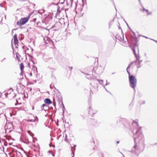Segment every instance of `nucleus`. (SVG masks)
I'll use <instances>...</instances> for the list:
<instances>
[{
  "instance_id": "63",
  "label": "nucleus",
  "mask_w": 157,
  "mask_h": 157,
  "mask_svg": "<svg viewBox=\"0 0 157 157\" xmlns=\"http://www.w3.org/2000/svg\"><path fill=\"white\" fill-rule=\"evenodd\" d=\"M14 151H15V150L13 148L12 150V152H14Z\"/></svg>"
},
{
  "instance_id": "3",
  "label": "nucleus",
  "mask_w": 157,
  "mask_h": 157,
  "mask_svg": "<svg viewBox=\"0 0 157 157\" xmlns=\"http://www.w3.org/2000/svg\"><path fill=\"white\" fill-rule=\"evenodd\" d=\"M129 81L130 87L136 91L135 88L137 84V79L133 75L128 76Z\"/></svg>"
},
{
  "instance_id": "43",
  "label": "nucleus",
  "mask_w": 157,
  "mask_h": 157,
  "mask_svg": "<svg viewBox=\"0 0 157 157\" xmlns=\"http://www.w3.org/2000/svg\"><path fill=\"white\" fill-rule=\"evenodd\" d=\"M92 71L93 73H95L96 72V71L95 70L94 68H93V69H92Z\"/></svg>"
},
{
  "instance_id": "9",
  "label": "nucleus",
  "mask_w": 157,
  "mask_h": 157,
  "mask_svg": "<svg viewBox=\"0 0 157 157\" xmlns=\"http://www.w3.org/2000/svg\"><path fill=\"white\" fill-rule=\"evenodd\" d=\"M136 47H132V50L133 53L135 56V57L136 58V59H137V60H138L139 59H140V56L139 55L137 56L136 55L135 50Z\"/></svg>"
},
{
  "instance_id": "30",
  "label": "nucleus",
  "mask_w": 157,
  "mask_h": 157,
  "mask_svg": "<svg viewBox=\"0 0 157 157\" xmlns=\"http://www.w3.org/2000/svg\"><path fill=\"white\" fill-rule=\"evenodd\" d=\"M14 40H17V35L16 33H15L14 36Z\"/></svg>"
},
{
  "instance_id": "39",
  "label": "nucleus",
  "mask_w": 157,
  "mask_h": 157,
  "mask_svg": "<svg viewBox=\"0 0 157 157\" xmlns=\"http://www.w3.org/2000/svg\"><path fill=\"white\" fill-rule=\"evenodd\" d=\"M11 46L12 47V49H13V54H14V48H13V44L12 43H11Z\"/></svg>"
},
{
  "instance_id": "49",
  "label": "nucleus",
  "mask_w": 157,
  "mask_h": 157,
  "mask_svg": "<svg viewBox=\"0 0 157 157\" xmlns=\"http://www.w3.org/2000/svg\"><path fill=\"white\" fill-rule=\"evenodd\" d=\"M68 68L71 71L73 68L72 67H69Z\"/></svg>"
},
{
  "instance_id": "1",
  "label": "nucleus",
  "mask_w": 157,
  "mask_h": 157,
  "mask_svg": "<svg viewBox=\"0 0 157 157\" xmlns=\"http://www.w3.org/2000/svg\"><path fill=\"white\" fill-rule=\"evenodd\" d=\"M141 127L138 128L137 130L135 133L134 134V140L135 145H134L133 148L136 150V151L137 155L142 152L144 149V148L142 150H141L140 148L137 147V144L136 143L137 140L138 141V143L140 144H144V138L142 132H141Z\"/></svg>"
},
{
  "instance_id": "47",
  "label": "nucleus",
  "mask_w": 157,
  "mask_h": 157,
  "mask_svg": "<svg viewBox=\"0 0 157 157\" xmlns=\"http://www.w3.org/2000/svg\"><path fill=\"white\" fill-rule=\"evenodd\" d=\"M23 71H24V70L23 71H21V72L20 73V75H22V76L23 75Z\"/></svg>"
},
{
  "instance_id": "33",
  "label": "nucleus",
  "mask_w": 157,
  "mask_h": 157,
  "mask_svg": "<svg viewBox=\"0 0 157 157\" xmlns=\"http://www.w3.org/2000/svg\"><path fill=\"white\" fill-rule=\"evenodd\" d=\"M33 12H34L33 11L32 12H31L29 14L28 17H27V18H29V19L30 16L33 13Z\"/></svg>"
},
{
  "instance_id": "25",
  "label": "nucleus",
  "mask_w": 157,
  "mask_h": 157,
  "mask_svg": "<svg viewBox=\"0 0 157 157\" xmlns=\"http://www.w3.org/2000/svg\"><path fill=\"white\" fill-rule=\"evenodd\" d=\"M54 27H55V25H54L50 29H47L46 28H44V27H42V28L46 30H47L48 31H49V30L52 29V28H54Z\"/></svg>"
},
{
  "instance_id": "8",
  "label": "nucleus",
  "mask_w": 157,
  "mask_h": 157,
  "mask_svg": "<svg viewBox=\"0 0 157 157\" xmlns=\"http://www.w3.org/2000/svg\"><path fill=\"white\" fill-rule=\"evenodd\" d=\"M48 106L46 104H44L41 106V110H44L45 111L48 109Z\"/></svg>"
},
{
  "instance_id": "12",
  "label": "nucleus",
  "mask_w": 157,
  "mask_h": 157,
  "mask_svg": "<svg viewBox=\"0 0 157 157\" xmlns=\"http://www.w3.org/2000/svg\"><path fill=\"white\" fill-rule=\"evenodd\" d=\"M93 124L95 126H97L99 125V124L97 120H94L93 121Z\"/></svg>"
},
{
  "instance_id": "26",
  "label": "nucleus",
  "mask_w": 157,
  "mask_h": 157,
  "mask_svg": "<svg viewBox=\"0 0 157 157\" xmlns=\"http://www.w3.org/2000/svg\"><path fill=\"white\" fill-rule=\"evenodd\" d=\"M19 38L20 40H23L24 39V35L22 34H20V36H19Z\"/></svg>"
},
{
  "instance_id": "11",
  "label": "nucleus",
  "mask_w": 157,
  "mask_h": 157,
  "mask_svg": "<svg viewBox=\"0 0 157 157\" xmlns=\"http://www.w3.org/2000/svg\"><path fill=\"white\" fill-rule=\"evenodd\" d=\"M33 117L35 118L34 119H29L27 120V121L28 122H35L36 121H38V118L36 116V117H35L34 116H33Z\"/></svg>"
},
{
  "instance_id": "38",
  "label": "nucleus",
  "mask_w": 157,
  "mask_h": 157,
  "mask_svg": "<svg viewBox=\"0 0 157 157\" xmlns=\"http://www.w3.org/2000/svg\"><path fill=\"white\" fill-rule=\"evenodd\" d=\"M27 55L29 57H30L31 59H32L33 58V56H31L30 54L29 53H27Z\"/></svg>"
},
{
  "instance_id": "16",
  "label": "nucleus",
  "mask_w": 157,
  "mask_h": 157,
  "mask_svg": "<svg viewBox=\"0 0 157 157\" xmlns=\"http://www.w3.org/2000/svg\"><path fill=\"white\" fill-rule=\"evenodd\" d=\"M20 68L21 71H22L24 70V65L22 63H21L20 64Z\"/></svg>"
},
{
  "instance_id": "19",
  "label": "nucleus",
  "mask_w": 157,
  "mask_h": 157,
  "mask_svg": "<svg viewBox=\"0 0 157 157\" xmlns=\"http://www.w3.org/2000/svg\"><path fill=\"white\" fill-rule=\"evenodd\" d=\"M17 55H19L20 57H21V56L19 54H18L17 52L16 54V58L18 61V62H20L21 61L20 60V58L19 57H17Z\"/></svg>"
},
{
  "instance_id": "45",
  "label": "nucleus",
  "mask_w": 157,
  "mask_h": 157,
  "mask_svg": "<svg viewBox=\"0 0 157 157\" xmlns=\"http://www.w3.org/2000/svg\"><path fill=\"white\" fill-rule=\"evenodd\" d=\"M65 110V107H64L63 108H62V111L63 112V113H64V111Z\"/></svg>"
},
{
  "instance_id": "22",
  "label": "nucleus",
  "mask_w": 157,
  "mask_h": 157,
  "mask_svg": "<svg viewBox=\"0 0 157 157\" xmlns=\"http://www.w3.org/2000/svg\"><path fill=\"white\" fill-rule=\"evenodd\" d=\"M58 98V102H59V104L60 103V102H61V103H62V102H63L62 98Z\"/></svg>"
},
{
  "instance_id": "4",
  "label": "nucleus",
  "mask_w": 157,
  "mask_h": 157,
  "mask_svg": "<svg viewBox=\"0 0 157 157\" xmlns=\"http://www.w3.org/2000/svg\"><path fill=\"white\" fill-rule=\"evenodd\" d=\"M29 19L27 17H22L20 20L17 21V25L20 26H21L25 24L29 21Z\"/></svg>"
},
{
  "instance_id": "5",
  "label": "nucleus",
  "mask_w": 157,
  "mask_h": 157,
  "mask_svg": "<svg viewBox=\"0 0 157 157\" xmlns=\"http://www.w3.org/2000/svg\"><path fill=\"white\" fill-rule=\"evenodd\" d=\"M131 44L133 47L138 46V45L137 44L138 40L136 36L134 37L132 36L131 38Z\"/></svg>"
},
{
  "instance_id": "35",
  "label": "nucleus",
  "mask_w": 157,
  "mask_h": 157,
  "mask_svg": "<svg viewBox=\"0 0 157 157\" xmlns=\"http://www.w3.org/2000/svg\"><path fill=\"white\" fill-rule=\"evenodd\" d=\"M32 66L33 68L36 69V73H37V67L34 65H32Z\"/></svg>"
},
{
  "instance_id": "60",
  "label": "nucleus",
  "mask_w": 157,
  "mask_h": 157,
  "mask_svg": "<svg viewBox=\"0 0 157 157\" xmlns=\"http://www.w3.org/2000/svg\"><path fill=\"white\" fill-rule=\"evenodd\" d=\"M14 152H16V153H17V152H18L19 153H20V154H21V153H20V152H18V151H17V150H15V151H14Z\"/></svg>"
},
{
  "instance_id": "55",
  "label": "nucleus",
  "mask_w": 157,
  "mask_h": 157,
  "mask_svg": "<svg viewBox=\"0 0 157 157\" xmlns=\"http://www.w3.org/2000/svg\"><path fill=\"white\" fill-rule=\"evenodd\" d=\"M71 153L73 154V155L72 156V157H74L75 156V153L74 152H73V151L71 152Z\"/></svg>"
},
{
  "instance_id": "28",
  "label": "nucleus",
  "mask_w": 157,
  "mask_h": 157,
  "mask_svg": "<svg viewBox=\"0 0 157 157\" xmlns=\"http://www.w3.org/2000/svg\"><path fill=\"white\" fill-rule=\"evenodd\" d=\"M130 151L132 153H133L137 155L136 153V151L135 149V150L132 149Z\"/></svg>"
},
{
  "instance_id": "20",
  "label": "nucleus",
  "mask_w": 157,
  "mask_h": 157,
  "mask_svg": "<svg viewBox=\"0 0 157 157\" xmlns=\"http://www.w3.org/2000/svg\"><path fill=\"white\" fill-rule=\"evenodd\" d=\"M138 61V60H137V59H136V60H135V61H133V62H131V63L129 64V65H130V66H131L133 63H135V64H136V65H137V61Z\"/></svg>"
},
{
  "instance_id": "51",
  "label": "nucleus",
  "mask_w": 157,
  "mask_h": 157,
  "mask_svg": "<svg viewBox=\"0 0 157 157\" xmlns=\"http://www.w3.org/2000/svg\"><path fill=\"white\" fill-rule=\"evenodd\" d=\"M49 146L50 147H55V146L54 145H52L51 144H49Z\"/></svg>"
},
{
  "instance_id": "44",
  "label": "nucleus",
  "mask_w": 157,
  "mask_h": 157,
  "mask_svg": "<svg viewBox=\"0 0 157 157\" xmlns=\"http://www.w3.org/2000/svg\"><path fill=\"white\" fill-rule=\"evenodd\" d=\"M103 71V70L102 69V68H101V71H98V72L99 74H101L102 73Z\"/></svg>"
},
{
  "instance_id": "29",
  "label": "nucleus",
  "mask_w": 157,
  "mask_h": 157,
  "mask_svg": "<svg viewBox=\"0 0 157 157\" xmlns=\"http://www.w3.org/2000/svg\"><path fill=\"white\" fill-rule=\"evenodd\" d=\"M9 155H10V157H15V155L12 153L11 152L9 153Z\"/></svg>"
},
{
  "instance_id": "6",
  "label": "nucleus",
  "mask_w": 157,
  "mask_h": 157,
  "mask_svg": "<svg viewBox=\"0 0 157 157\" xmlns=\"http://www.w3.org/2000/svg\"><path fill=\"white\" fill-rule=\"evenodd\" d=\"M121 33L122 35V37L121 36L118 34H117L116 35L115 37L116 39H117L120 42H121L122 40H123L125 43H126V41H125L124 40V34L122 30H121Z\"/></svg>"
},
{
  "instance_id": "14",
  "label": "nucleus",
  "mask_w": 157,
  "mask_h": 157,
  "mask_svg": "<svg viewBox=\"0 0 157 157\" xmlns=\"http://www.w3.org/2000/svg\"><path fill=\"white\" fill-rule=\"evenodd\" d=\"M58 92L56 94V96L57 98H62V95L60 92L59 90H58Z\"/></svg>"
},
{
  "instance_id": "40",
  "label": "nucleus",
  "mask_w": 157,
  "mask_h": 157,
  "mask_svg": "<svg viewBox=\"0 0 157 157\" xmlns=\"http://www.w3.org/2000/svg\"><path fill=\"white\" fill-rule=\"evenodd\" d=\"M76 150V149L75 148V147H74V148L73 149L72 148V147H71V151H72V152L73 151V152H75V150Z\"/></svg>"
},
{
  "instance_id": "64",
  "label": "nucleus",
  "mask_w": 157,
  "mask_h": 157,
  "mask_svg": "<svg viewBox=\"0 0 157 157\" xmlns=\"http://www.w3.org/2000/svg\"><path fill=\"white\" fill-rule=\"evenodd\" d=\"M48 152L49 153H51H51H52L51 151H50V150L48 151Z\"/></svg>"
},
{
  "instance_id": "32",
  "label": "nucleus",
  "mask_w": 157,
  "mask_h": 157,
  "mask_svg": "<svg viewBox=\"0 0 157 157\" xmlns=\"http://www.w3.org/2000/svg\"><path fill=\"white\" fill-rule=\"evenodd\" d=\"M138 61H137V65H136L137 66V68H139L141 67V66L140 65V63H138Z\"/></svg>"
},
{
  "instance_id": "10",
  "label": "nucleus",
  "mask_w": 157,
  "mask_h": 157,
  "mask_svg": "<svg viewBox=\"0 0 157 157\" xmlns=\"http://www.w3.org/2000/svg\"><path fill=\"white\" fill-rule=\"evenodd\" d=\"M44 102H45V104H47L48 106V105L52 103V101L49 98H45L44 100Z\"/></svg>"
},
{
  "instance_id": "57",
  "label": "nucleus",
  "mask_w": 157,
  "mask_h": 157,
  "mask_svg": "<svg viewBox=\"0 0 157 157\" xmlns=\"http://www.w3.org/2000/svg\"><path fill=\"white\" fill-rule=\"evenodd\" d=\"M18 29V28L13 29L12 30V32L13 33V30H17Z\"/></svg>"
},
{
  "instance_id": "61",
  "label": "nucleus",
  "mask_w": 157,
  "mask_h": 157,
  "mask_svg": "<svg viewBox=\"0 0 157 157\" xmlns=\"http://www.w3.org/2000/svg\"><path fill=\"white\" fill-rule=\"evenodd\" d=\"M61 105H62V108H63L64 107H65L63 102H62V103H61Z\"/></svg>"
},
{
  "instance_id": "53",
  "label": "nucleus",
  "mask_w": 157,
  "mask_h": 157,
  "mask_svg": "<svg viewBox=\"0 0 157 157\" xmlns=\"http://www.w3.org/2000/svg\"><path fill=\"white\" fill-rule=\"evenodd\" d=\"M36 20V18H34L33 19V21L34 22H35Z\"/></svg>"
},
{
  "instance_id": "58",
  "label": "nucleus",
  "mask_w": 157,
  "mask_h": 157,
  "mask_svg": "<svg viewBox=\"0 0 157 157\" xmlns=\"http://www.w3.org/2000/svg\"><path fill=\"white\" fill-rule=\"evenodd\" d=\"M151 14V12H148V13H147V15H150V14Z\"/></svg>"
},
{
  "instance_id": "48",
  "label": "nucleus",
  "mask_w": 157,
  "mask_h": 157,
  "mask_svg": "<svg viewBox=\"0 0 157 157\" xmlns=\"http://www.w3.org/2000/svg\"><path fill=\"white\" fill-rule=\"evenodd\" d=\"M50 69L51 70V71H52V72L54 71L55 70V69L52 68H50Z\"/></svg>"
},
{
  "instance_id": "37",
  "label": "nucleus",
  "mask_w": 157,
  "mask_h": 157,
  "mask_svg": "<svg viewBox=\"0 0 157 157\" xmlns=\"http://www.w3.org/2000/svg\"><path fill=\"white\" fill-rule=\"evenodd\" d=\"M82 7H83L85 4V0H82Z\"/></svg>"
},
{
  "instance_id": "7",
  "label": "nucleus",
  "mask_w": 157,
  "mask_h": 157,
  "mask_svg": "<svg viewBox=\"0 0 157 157\" xmlns=\"http://www.w3.org/2000/svg\"><path fill=\"white\" fill-rule=\"evenodd\" d=\"M90 109L89 110V114L90 116H92L94 114L97 113V111L95 110H93L92 109H91V107L90 106L89 108Z\"/></svg>"
},
{
  "instance_id": "41",
  "label": "nucleus",
  "mask_w": 157,
  "mask_h": 157,
  "mask_svg": "<svg viewBox=\"0 0 157 157\" xmlns=\"http://www.w3.org/2000/svg\"><path fill=\"white\" fill-rule=\"evenodd\" d=\"M54 98L53 99V105L55 107L56 106V103L55 101L54 102Z\"/></svg>"
},
{
  "instance_id": "21",
  "label": "nucleus",
  "mask_w": 157,
  "mask_h": 157,
  "mask_svg": "<svg viewBox=\"0 0 157 157\" xmlns=\"http://www.w3.org/2000/svg\"><path fill=\"white\" fill-rule=\"evenodd\" d=\"M97 80L99 82L100 84L102 85L103 83V80H100L99 79H97Z\"/></svg>"
},
{
  "instance_id": "13",
  "label": "nucleus",
  "mask_w": 157,
  "mask_h": 157,
  "mask_svg": "<svg viewBox=\"0 0 157 157\" xmlns=\"http://www.w3.org/2000/svg\"><path fill=\"white\" fill-rule=\"evenodd\" d=\"M86 75V78L89 79H93L94 78L92 77H91L90 75L89 74H85Z\"/></svg>"
},
{
  "instance_id": "23",
  "label": "nucleus",
  "mask_w": 157,
  "mask_h": 157,
  "mask_svg": "<svg viewBox=\"0 0 157 157\" xmlns=\"http://www.w3.org/2000/svg\"><path fill=\"white\" fill-rule=\"evenodd\" d=\"M139 103L140 105L145 104V101H144L140 100L139 101Z\"/></svg>"
},
{
  "instance_id": "34",
  "label": "nucleus",
  "mask_w": 157,
  "mask_h": 157,
  "mask_svg": "<svg viewBox=\"0 0 157 157\" xmlns=\"http://www.w3.org/2000/svg\"><path fill=\"white\" fill-rule=\"evenodd\" d=\"M60 12L61 11L60 10H57V12L56 13V16L58 15H59Z\"/></svg>"
},
{
  "instance_id": "31",
  "label": "nucleus",
  "mask_w": 157,
  "mask_h": 157,
  "mask_svg": "<svg viewBox=\"0 0 157 157\" xmlns=\"http://www.w3.org/2000/svg\"><path fill=\"white\" fill-rule=\"evenodd\" d=\"M50 61H52L51 63L52 65H54L55 63V61H54L53 60H52V59L51 58H50Z\"/></svg>"
},
{
  "instance_id": "59",
  "label": "nucleus",
  "mask_w": 157,
  "mask_h": 157,
  "mask_svg": "<svg viewBox=\"0 0 157 157\" xmlns=\"http://www.w3.org/2000/svg\"><path fill=\"white\" fill-rule=\"evenodd\" d=\"M28 88L29 89V90L30 91H31L32 90V88L31 87H29V88Z\"/></svg>"
},
{
  "instance_id": "24",
  "label": "nucleus",
  "mask_w": 157,
  "mask_h": 157,
  "mask_svg": "<svg viewBox=\"0 0 157 157\" xmlns=\"http://www.w3.org/2000/svg\"><path fill=\"white\" fill-rule=\"evenodd\" d=\"M14 43L15 45H17L18 46V40H14Z\"/></svg>"
},
{
  "instance_id": "54",
  "label": "nucleus",
  "mask_w": 157,
  "mask_h": 157,
  "mask_svg": "<svg viewBox=\"0 0 157 157\" xmlns=\"http://www.w3.org/2000/svg\"><path fill=\"white\" fill-rule=\"evenodd\" d=\"M70 0L71 2V7L72 6V3H73V2L74 0Z\"/></svg>"
},
{
  "instance_id": "17",
  "label": "nucleus",
  "mask_w": 157,
  "mask_h": 157,
  "mask_svg": "<svg viewBox=\"0 0 157 157\" xmlns=\"http://www.w3.org/2000/svg\"><path fill=\"white\" fill-rule=\"evenodd\" d=\"M130 65H128V67H127V69H126V71H127V73L128 74V76L131 75L130 72L128 70V69L130 68Z\"/></svg>"
},
{
  "instance_id": "2",
  "label": "nucleus",
  "mask_w": 157,
  "mask_h": 157,
  "mask_svg": "<svg viewBox=\"0 0 157 157\" xmlns=\"http://www.w3.org/2000/svg\"><path fill=\"white\" fill-rule=\"evenodd\" d=\"M117 124L119 126H122V125L123 126L130 129H132V126L138 127V123L135 121L131 122L130 124L129 122L127 121L125 118L120 117H118L117 118Z\"/></svg>"
},
{
  "instance_id": "50",
  "label": "nucleus",
  "mask_w": 157,
  "mask_h": 157,
  "mask_svg": "<svg viewBox=\"0 0 157 157\" xmlns=\"http://www.w3.org/2000/svg\"><path fill=\"white\" fill-rule=\"evenodd\" d=\"M151 40H152L154 41L155 42V43H157V40H155L154 39H151V38H149Z\"/></svg>"
},
{
  "instance_id": "15",
  "label": "nucleus",
  "mask_w": 157,
  "mask_h": 157,
  "mask_svg": "<svg viewBox=\"0 0 157 157\" xmlns=\"http://www.w3.org/2000/svg\"><path fill=\"white\" fill-rule=\"evenodd\" d=\"M27 132L32 137H33L34 136V134L30 130H27Z\"/></svg>"
},
{
  "instance_id": "62",
  "label": "nucleus",
  "mask_w": 157,
  "mask_h": 157,
  "mask_svg": "<svg viewBox=\"0 0 157 157\" xmlns=\"http://www.w3.org/2000/svg\"><path fill=\"white\" fill-rule=\"evenodd\" d=\"M40 24V21H38L36 23L37 25H38Z\"/></svg>"
},
{
  "instance_id": "18",
  "label": "nucleus",
  "mask_w": 157,
  "mask_h": 157,
  "mask_svg": "<svg viewBox=\"0 0 157 157\" xmlns=\"http://www.w3.org/2000/svg\"><path fill=\"white\" fill-rule=\"evenodd\" d=\"M17 55H19L20 57H21V56L19 54H18L17 52L16 54V58L18 61V62H20L21 61L20 60V58L19 57H17Z\"/></svg>"
},
{
  "instance_id": "52",
  "label": "nucleus",
  "mask_w": 157,
  "mask_h": 157,
  "mask_svg": "<svg viewBox=\"0 0 157 157\" xmlns=\"http://www.w3.org/2000/svg\"><path fill=\"white\" fill-rule=\"evenodd\" d=\"M138 61V63H140L141 62H142V60H139V59L137 61Z\"/></svg>"
},
{
  "instance_id": "27",
  "label": "nucleus",
  "mask_w": 157,
  "mask_h": 157,
  "mask_svg": "<svg viewBox=\"0 0 157 157\" xmlns=\"http://www.w3.org/2000/svg\"><path fill=\"white\" fill-rule=\"evenodd\" d=\"M20 140L21 141V142H23L24 143H25V144H28V143H26V142L25 141H24V140H23V138L22 137H20Z\"/></svg>"
},
{
  "instance_id": "56",
  "label": "nucleus",
  "mask_w": 157,
  "mask_h": 157,
  "mask_svg": "<svg viewBox=\"0 0 157 157\" xmlns=\"http://www.w3.org/2000/svg\"><path fill=\"white\" fill-rule=\"evenodd\" d=\"M65 0H63V2H60V4H63L64 3V2H65Z\"/></svg>"
},
{
  "instance_id": "36",
  "label": "nucleus",
  "mask_w": 157,
  "mask_h": 157,
  "mask_svg": "<svg viewBox=\"0 0 157 157\" xmlns=\"http://www.w3.org/2000/svg\"><path fill=\"white\" fill-rule=\"evenodd\" d=\"M68 140V139L67 138V136L66 134L65 135V136L64 138V141H67Z\"/></svg>"
},
{
  "instance_id": "42",
  "label": "nucleus",
  "mask_w": 157,
  "mask_h": 157,
  "mask_svg": "<svg viewBox=\"0 0 157 157\" xmlns=\"http://www.w3.org/2000/svg\"><path fill=\"white\" fill-rule=\"evenodd\" d=\"M124 21H125V22L126 23V25H127V26H128V28L129 29H131V28L129 26V25H128V23H127V22L125 21V20L124 19Z\"/></svg>"
},
{
  "instance_id": "46",
  "label": "nucleus",
  "mask_w": 157,
  "mask_h": 157,
  "mask_svg": "<svg viewBox=\"0 0 157 157\" xmlns=\"http://www.w3.org/2000/svg\"><path fill=\"white\" fill-rule=\"evenodd\" d=\"M131 31H132V33H133V34L135 36H135H136V34H135V33L132 30V29H130Z\"/></svg>"
}]
</instances>
